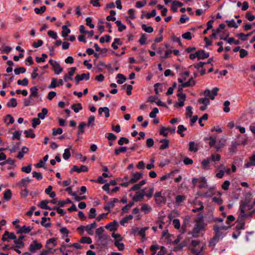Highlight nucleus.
Returning <instances> with one entry per match:
<instances>
[{"mask_svg": "<svg viewBox=\"0 0 255 255\" xmlns=\"http://www.w3.org/2000/svg\"><path fill=\"white\" fill-rule=\"evenodd\" d=\"M205 227V224L204 222L203 217L202 216H201V217H198L196 220V223L195 225L192 232L193 237L194 238H197L200 231L204 229Z\"/></svg>", "mask_w": 255, "mask_h": 255, "instance_id": "nucleus-1", "label": "nucleus"}, {"mask_svg": "<svg viewBox=\"0 0 255 255\" xmlns=\"http://www.w3.org/2000/svg\"><path fill=\"white\" fill-rule=\"evenodd\" d=\"M219 241V240L217 238H215V237H213L212 238L209 243V246L210 247H214L216 244Z\"/></svg>", "mask_w": 255, "mask_h": 255, "instance_id": "nucleus-61", "label": "nucleus"}, {"mask_svg": "<svg viewBox=\"0 0 255 255\" xmlns=\"http://www.w3.org/2000/svg\"><path fill=\"white\" fill-rule=\"evenodd\" d=\"M117 78L118 79L117 82L119 84H122L127 80L126 77L122 74H118L117 75Z\"/></svg>", "mask_w": 255, "mask_h": 255, "instance_id": "nucleus-23", "label": "nucleus"}, {"mask_svg": "<svg viewBox=\"0 0 255 255\" xmlns=\"http://www.w3.org/2000/svg\"><path fill=\"white\" fill-rule=\"evenodd\" d=\"M49 203V200H42L38 203V206L42 209L52 210V208L47 205Z\"/></svg>", "mask_w": 255, "mask_h": 255, "instance_id": "nucleus-13", "label": "nucleus"}, {"mask_svg": "<svg viewBox=\"0 0 255 255\" xmlns=\"http://www.w3.org/2000/svg\"><path fill=\"white\" fill-rule=\"evenodd\" d=\"M219 89L217 87H215L213 89L211 92V94L210 97L211 100H214L215 99V97L217 95L218 92L219 91Z\"/></svg>", "mask_w": 255, "mask_h": 255, "instance_id": "nucleus-52", "label": "nucleus"}, {"mask_svg": "<svg viewBox=\"0 0 255 255\" xmlns=\"http://www.w3.org/2000/svg\"><path fill=\"white\" fill-rule=\"evenodd\" d=\"M225 22L228 24V26L230 27H234L235 28L238 27V25L235 23L234 19L231 20H227L225 21Z\"/></svg>", "mask_w": 255, "mask_h": 255, "instance_id": "nucleus-40", "label": "nucleus"}, {"mask_svg": "<svg viewBox=\"0 0 255 255\" xmlns=\"http://www.w3.org/2000/svg\"><path fill=\"white\" fill-rule=\"evenodd\" d=\"M198 102L203 104L205 106H208L210 104V101L207 97L204 98H200L198 100Z\"/></svg>", "mask_w": 255, "mask_h": 255, "instance_id": "nucleus-54", "label": "nucleus"}, {"mask_svg": "<svg viewBox=\"0 0 255 255\" xmlns=\"http://www.w3.org/2000/svg\"><path fill=\"white\" fill-rule=\"evenodd\" d=\"M41 121L38 118H34L32 120V126L33 128H35L37 126L40 125Z\"/></svg>", "mask_w": 255, "mask_h": 255, "instance_id": "nucleus-64", "label": "nucleus"}, {"mask_svg": "<svg viewBox=\"0 0 255 255\" xmlns=\"http://www.w3.org/2000/svg\"><path fill=\"white\" fill-rule=\"evenodd\" d=\"M86 126V124L84 122H81L78 126V131L77 132V135L82 134L84 132V129Z\"/></svg>", "mask_w": 255, "mask_h": 255, "instance_id": "nucleus-20", "label": "nucleus"}, {"mask_svg": "<svg viewBox=\"0 0 255 255\" xmlns=\"http://www.w3.org/2000/svg\"><path fill=\"white\" fill-rule=\"evenodd\" d=\"M50 220V218L49 217H47V218L45 217H42L41 219V225L42 226L45 227V228L50 227L51 225V224L50 223H46V222L47 221V220Z\"/></svg>", "mask_w": 255, "mask_h": 255, "instance_id": "nucleus-27", "label": "nucleus"}, {"mask_svg": "<svg viewBox=\"0 0 255 255\" xmlns=\"http://www.w3.org/2000/svg\"><path fill=\"white\" fill-rule=\"evenodd\" d=\"M5 235H7L8 240H13L14 241L16 239V236L13 233H9L8 231H5Z\"/></svg>", "mask_w": 255, "mask_h": 255, "instance_id": "nucleus-57", "label": "nucleus"}, {"mask_svg": "<svg viewBox=\"0 0 255 255\" xmlns=\"http://www.w3.org/2000/svg\"><path fill=\"white\" fill-rule=\"evenodd\" d=\"M246 168H249L251 166H255V154L252 155L250 158V161L245 164Z\"/></svg>", "mask_w": 255, "mask_h": 255, "instance_id": "nucleus-18", "label": "nucleus"}, {"mask_svg": "<svg viewBox=\"0 0 255 255\" xmlns=\"http://www.w3.org/2000/svg\"><path fill=\"white\" fill-rule=\"evenodd\" d=\"M189 150L191 152H196L198 148L195 147V143L194 141H190L189 143Z\"/></svg>", "mask_w": 255, "mask_h": 255, "instance_id": "nucleus-37", "label": "nucleus"}, {"mask_svg": "<svg viewBox=\"0 0 255 255\" xmlns=\"http://www.w3.org/2000/svg\"><path fill=\"white\" fill-rule=\"evenodd\" d=\"M76 76L78 77V79L80 80V81H82L84 79H85V80L87 81L90 79L89 73H83L81 75H77Z\"/></svg>", "mask_w": 255, "mask_h": 255, "instance_id": "nucleus-32", "label": "nucleus"}, {"mask_svg": "<svg viewBox=\"0 0 255 255\" xmlns=\"http://www.w3.org/2000/svg\"><path fill=\"white\" fill-rule=\"evenodd\" d=\"M71 108L75 113H78L80 110L82 109V107L80 103H78L77 105H72L71 106Z\"/></svg>", "mask_w": 255, "mask_h": 255, "instance_id": "nucleus-41", "label": "nucleus"}, {"mask_svg": "<svg viewBox=\"0 0 255 255\" xmlns=\"http://www.w3.org/2000/svg\"><path fill=\"white\" fill-rule=\"evenodd\" d=\"M142 175L143 174L142 173H132V176L129 180V182L131 184L136 182L138 180L142 177Z\"/></svg>", "mask_w": 255, "mask_h": 255, "instance_id": "nucleus-8", "label": "nucleus"}, {"mask_svg": "<svg viewBox=\"0 0 255 255\" xmlns=\"http://www.w3.org/2000/svg\"><path fill=\"white\" fill-rule=\"evenodd\" d=\"M12 196V193L10 189H6L3 193V199L5 201H9Z\"/></svg>", "mask_w": 255, "mask_h": 255, "instance_id": "nucleus-22", "label": "nucleus"}, {"mask_svg": "<svg viewBox=\"0 0 255 255\" xmlns=\"http://www.w3.org/2000/svg\"><path fill=\"white\" fill-rule=\"evenodd\" d=\"M195 83L196 82L193 80V78L191 77L188 82L182 83V86L183 87L193 86L195 85Z\"/></svg>", "mask_w": 255, "mask_h": 255, "instance_id": "nucleus-25", "label": "nucleus"}, {"mask_svg": "<svg viewBox=\"0 0 255 255\" xmlns=\"http://www.w3.org/2000/svg\"><path fill=\"white\" fill-rule=\"evenodd\" d=\"M213 230L215 233L214 237H215V238H217L219 241L222 240L225 236V234L219 230L218 225H215L213 226Z\"/></svg>", "mask_w": 255, "mask_h": 255, "instance_id": "nucleus-5", "label": "nucleus"}, {"mask_svg": "<svg viewBox=\"0 0 255 255\" xmlns=\"http://www.w3.org/2000/svg\"><path fill=\"white\" fill-rule=\"evenodd\" d=\"M48 113V110L45 108H43L41 110V112L38 114L37 116L38 118L39 119L43 120L45 118V116Z\"/></svg>", "mask_w": 255, "mask_h": 255, "instance_id": "nucleus-26", "label": "nucleus"}, {"mask_svg": "<svg viewBox=\"0 0 255 255\" xmlns=\"http://www.w3.org/2000/svg\"><path fill=\"white\" fill-rule=\"evenodd\" d=\"M15 227L16 228H19V230L17 231V234H27L31 231L32 228L30 226L27 227L25 225H24L22 227H20L19 225H17Z\"/></svg>", "mask_w": 255, "mask_h": 255, "instance_id": "nucleus-6", "label": "nucleus"}, {"mask_svg": "<svg viewBox=\"0 0 255 255\" xmlns=\"http://www.w3.org/2000/svg\"><path fill=\"white\" fill-rule=\"evenodd\" d=\"M105 137L111 141L115 140L117 138V136L114 133L111 132L106 133Z\"/></svg>", "mask_w": 255, "mask_h": 255, "instance_id": "nucleus-50", "label": "nucleus"}, {"mask_svg": "<svg viewBox=\"0 0 255 255\" xmlns=\"http://www.w3.org/2000/svg\"><path fill=\"white\" fill-rule=\"evenodd\" d=\"M16 185L20 188L26 187L27 186V183L25 178H23L20 182L17 183Z\"/></svg>", "mask_w": 255, "mask_h": 255, "instance_id": "nucleus-58", "label": "nucleus"}, {"mask_svg": "<svg viewBox=\"0 0 255 255\" xmlns=\"http://www.w3.org/2000/svg\"><path fill=\"white\" fill-rule=\"evenodd\" d=\"M49 63L53 67V70L56 74L59 75L63 71V68L60 66V64L57 62L52 59H50Z\"/></svg>", "mask_w": 255, "mask_h": 255, "instance_id": "nucleus-3", "label": "nucleus"}, {"mask_svg": "<svg viewBox=\"0 0 255 255\" xmlns=\"http://www.w3.org/2000/svg\"><path fill=\"white\" fill-rule=\"evenodd\" d=\"M42 248V245L41 243H38L36 240H34L30 245L29 250L31 253H34L37 251L40 250Z\"/></svg>", "mask_w": 255, "mask_h": 255, "instance_id": "nucleus-4", "label": "nucleus"}, {"mask_svg": "<svg viewBox=\"0 0 255 255\" xmlns=\"http://www.w3.org/2000/svg\"><path fill=\"white\" fill-rule=\"evenodd\" d=\"M71 156V153L70 152V149L69 148H66L64 150V152L63 154V158L65 160L68 159Z\"/></svg>", "mask_w": 255, "mask_h": 255, "instance_id": "nucleus-53", "label": "nucleus"}, {"mask_svg": "<svg viewBox=\"0 0 255 255\" xmlns=\"http://www.w3.org/2000/svg\"><path fill=\"white\" fill-rule=\"evenodd\" d=\"M118 226L117 221H114L113 222H110L106 226V229L109 230L110 231H114L116 230L117 227Z\"/></svg>", "mask_w": 255, "mask_h": 255, "instance_id": "nucleus-14", "label": "nucleus"}, {"mask_svg": "<svg viewBox=\"0 0 255 255\" xmlns=\"http://www.w3.org/2000/svg\"><path fill=\"white\" fill-rule=\"evenodd\" d=\"M38 89L36 86L31 87L30 89V95L29 96V99H31L32 97H36L38 96Z\"/></svg>", "mask_w": 255, "mask_h": 255, "instance_id": "nucleus-17", "label": "nucleus"}, {"mask_svg": "<svg viewBox=\"0 0 255 255\" xmlns=\"http://www.w3.org/2000/svg\"><path fill=\"white\" fill-rule=\"evenodd\" d=\"M118 143L119 145H123L124 143H125V144L128 143L129 140L127 137H122L120 138Z\"/></svg>", "mask_w": 255, "mask_h": 255, "instance_id": "nucleus-49", "label": "nucleus"}, {"mask_svg": "<svg viewBox=\"0 0 255 255\" xmlns=\"http://www.w3.org/2000/svg\"><path fill=\"white\" fill-rule=\"evenodd\" d=\"M70 32V29L68 28L66 25H63L62 26V36L63 37H66Z\"/></svg>", "mask_w": 255, "mask_h": 255, "instance_id": "nucleus-30", "label": "nucleus"}, {"mask_svg": "<svg viewBox=\"0 0 255 255\" xmlns=\"http://www.w3.org/2000/svg\"><path fill=\"white\" fill-rule=\"evenodd\" d=\"M206 182L207 180L205 177H202L200 180V184L198 186L199 188L200 189L205 188L207 186Z\"/></svg>", "mask_w": 255, "mask_h": 255, "instance_id": "nucleus-48", "label": "nucleus"}, {"mask_svg": "<svg viewBox=\"0 0 255 255\" xmlns=\"http://www.w3.org/2000/svg\"><path fill=\"white\" fill-rule=\"evenodd\" d=\"M17 84L18 85H21V86H27V85L28 84V80L27 78H24L22 80H18L17 81Z\"/></svg>", "mask_w": 255, "mask_h": 255, "instance_id": "nucleus-47", "label": "nucleus"}, {"mask_svg": "<svg viewBox=\"0 0 255 255\" xmlns=\"http://www.w3.org/2000/svg\"><path fill=\"white\" fill-rule=\"evenodd\" d=\"M198 59H204L209 57V53L206 52L204 50L201 49L197 51Z\"/></svg>", "mask_w": 255, "mask_h": 255, "instance_id": "nucleus-9", "label": "nucleus"}, {"mask_svg": "<svg viewBox=\"0 0 255 255\" xmlns=\"http://www.w3.org/2000/svg\"><path fill=\"white\" fill-rule=\"evenodd\" d=\"M219 241V240L217 238H215V237H213L212 238L209 243V246L210 247H214L216 244Z\"/></svg>", "mask_w": 255, "mask_h": 255, "instance_id": "nucleus-62", "label": "nucleus"}, {"mask_svg": "<svg viewBox=\"0 0 255 255\" xmlns=\"http://www.w3.org/2000/svg\"><path fill=\"white\" fill-rule=\"evenodd\" d=\"M141 210L146 214L151 211V208L147 204H143L142 205Z\"/></svg>", "mask_w": 255, "mask_h": 255, "instance_id": "nucleus-38", "label": "nucleus"}, {"mask_svg": "<svg viewBox=\"0 0 255 255\" xmlns=\"http://www.w3.org/2000/svg\"><path fill=\"white\" fill-rule=\"evenodd\" d=\"M145 195V193L144 192V190H142L141 192H137L136 195L133 197L132 200L134 202L141 201Z\"/></svg>", "mask_w": 255, "mask_h": 255, "instance_id": "nucleus-11", "label": "nucleus"}, {"mask_svg": "<svg viewBox=\"0 0 255 255\" xmlns=\"http://www.w3.org/2000/svg\"><path fill=\"white\" fill-rule=\"evenodd\" d=\"M29 150V149L26 147V146H23L21 148V150L19 151L16 157L19 159H21L23 157L24 154L26 153Z\"/></svg>", "mask_w": 255, "mask_h": 255, "instance_id": "nucleus-19", "label": "nucleus"}, {"mask_svg": "<svg viewBox=\"0 0 255 255\" xmlns=\"http://www.w3.org/2000/svg\"><path fill=\"white\" fill-rule=\"evenodd\" d=\"M132 219L133 216L131 215H129L128 216L125 217L121 221V224L123 226H124L125 223H127L128 220H132Z\"/></svg>", "mask_w": 255, "mask_h": 255, "instance_id": "nucleus-59", "label": "nucleus"}, {"mask_svg": "<svg viewBox=\"0 0 255 255\" xmlns=\"http://www.w3.org/2000/svg\"><path fill=\"white\" fill-rule=\"evenodd\" d=\"M211 162V159L210 158H207L206 159H204L202 162V166L203 169H207V167H208L209 164Z\"/></svg>", "mask_w": 255, "mask_h": 255, "instance_id": "nucleus-56", "label": "nucleus"}, {"mask_svg": "<svg viewBox=\"0 0 255 255\" xmlns=\"http://www.w3.org/2000/svg\"><path fill=\"white\" fill-rule=\"evenodd\" d=\"M127 148L126 146L120 147L118 149H116L115 150V154L116 155H119L121 152H125L127 151Z\"/></svg>", "mask_w": 255, "mask_h": 255, "instance_id": "nucleus-55", "label": "nucleus"}, {"mask_svg": "<svg viewBox=\"0 0 255 255\" xmlns=\"http://www.w3.org/2000/svg\"><path fill=\"white\" fill-rule=\"evenodd\" d=\"M148 227H145L141 228L139 231H138V235L141 236L142 238H145V231L148 229Z\"/></svg>", "mask_w": 255, "mask_h": 255, "instance_id": "nucleus-44", "label": "nucleus"}, {"mask_svg": "<svg viewBox=\"0 0 255 255\" xmlns=\"http://www.w3.org/2000/svg\"><path fill=\"white\" fill-rule=\"evenodd\" d=\"M116 24L117 25V26L118 27V30L120 32H122L123 30H125L126 29V26L124 24H123L121 21L120 20H117L115 22Z\"/></svg>", "mask_w": 255, "mask_h": 255, "instance_id": "nucleus-34", "label": "nucleus"}, {"mask_svg": "<svg viewBox=\"0 0 255 255\" xmlns=\"http://www.w3.org/2000/svg\"><path fill=\"white\" fill-rule=\"evenodd\" d=\"M95 117L94 116H90L88 120V123L86 124V126L93 127L95 124L94 123Z\"/></svg>", "mask_w": 255, "mask_h": 255, "instance_id": "nucleus-28", "label": "nucleus"}, {"mask_svg": "<svg viewBox=\"0 0 255 255\" xmlns=\"http://www.w3.org/2000/svg\"><path fill=\"white\" fill-rule=\"evenodd\" d=\"M63 247L65 248L73 247L77 249H81L82 248V246L78 243H75L72 245L64 244L63 245Z\"/></svg>", "mask_w": 255, "mask_h": 255, "instance_id": "nucleus-42", "label": "nucleus"}, {"mask_svg": "<svg viewBox=\"0 0 255 255\" xmlns=\"http://www.w3.org/2000/svg\"><path fill=\"white\" fill-rule=\"evenodd\" d=\"M17 104L16 99L13 98L10 99V101L7 103L6 105L8 107L15 108L16 107Z\"/></svg>", "mask_w": 255, "mask_h": 255, "instance_id": "nucleus-39", "label": "nucleus"}, {"mask_svg": "<svg viewBox=\"0 0 255 255\" xmlns=\"http://www.w3.org/2000/svg\"><path fill=\"white\" fill-rule=\"evenodd\" d=\"M14 72L16 75H19L20 73H24L26 72V69L24 67H21L17 68H15L14 70Z\"/></svg>", "mask_w": 255, "mask_h": 255, "instance_id": "nucleus-51", "label": "nucleus"}, {"mask_svg": "<svg viewBox=\"0 0 255 255\" xmlns=\"http://www.w3.org/2000/svg\"><path fill=\"white\" fill-rule=\"evenodd\" d=\"M187 130V128H185L183 125H179L178 127V130L177 132L180 135L181 137H183L184 136V134L183 133V131Z\"/></svg>", "mask_w": 255, "mask_h": 255, "instance_id": "nucleus-35", "label": "nucleus"}, {"mask_svg": "<svg viewBox=\"0 0 255 255\" xmlns=\"http://www.w3.org/2000/svg\"><path fill=\"white\" fill-rule=\"evenodd\" d=\"M47 57L48 56L47 54L43 53L42 54V57H36L35 60L37 63L44 62L45 61V58Z\"/></svg>", "mask_w": 255, "mask_h": 255, "instance_id": "nucleus-45", "label": "nucleus"}, {"mask_svg": "<svg viewBox=\"0 0 255 255\" xmlns=\"http://www.w3.org/2000/svg\"><path fill=\"white\" fill-rule=\"evenodd\" d=\"M237 222H238V224L236 226V229L238 230H242L244 229V226L245 225V221L242 220H238L237 219Z\"/></svg>", "mask_w": 255, "mask_h": 255, "instance_id": "nucleus-31", "label": "nucleus"}, {"mask_svg": "<svg viewBox=\"0 0 255 255\" xmlns=\"http://www.w3.org/2000/svg\"><path fill=\"white\" fill-rule=\"evenodd\" d=\"M252 198L251 194L249 193L246 195L245 200L242 201L240 203V210L241 212H246V205L250 204Z\"/></svg>", "mask_w": 255, "mask_h": 255, "instance_id": "nucleus-2", "label": "nucleus"}, {"mask_svg": "<svg viewBox=\"0 0 255 255\" xmlns=\"http://www.w3.org/2000/svg\"><path fill=\"white\" fill-rule=\"evenodd\" d=\"M24 236L23 235L20 236L18 238L14 241V243L16 244L15 248H22L24 247V243L22 241L24 239Z\"/></svg>", "mask_w": 255, "mask_h": 255, "instance_id": "nucleus-10", "label": "nucleus"}, {"mask_svg": "<svg viewBox=\"0 0 255 255\" xmlns=\"http://www.w3.org/2000/svg\"><path fill=\"white\" fill-rule=\"evenodd\" d=\"M49 245H52L54 247L56 246L57 245L56 239L55 238H53L49 239L46 242L45 248L49 250H51L52 249V248L51 247L49 246Z\"/></svg>", "mask_w": 255, "mask_h": 255, "instance_id": "nucleus-15", "label": "nucleus"}, {"mask_svg": "<svg viewBox=\"0 0 255 255\" xmlns=\"http://www.w3.org/2000/svg\"><path fill=\"white\" fill-rule=\"evenodd\" d=\"M46 9V7L44 5L40 7V8L36 7L34 8V11L36 14H42L43 13Z\"/></svg>", "mask_w": 255, "mask_h": 255, "instance_id": "nucleus-36", "label": "nucleus"}, {"mask_svg": "<svg viewBox=\"0 0 255 255\" xmlns=\"http://www.w3.org/2000/svg\"><path fill=\"white\" fill-rule=\"evenodd\" d=\"M24 133L25 134V136L27 138L30 137L31 138H34L35 136V135L33 133V131L32 129L24 130Z\"/></svg>", "mask_w": 255, "mask_h": 255, "instance_id": "nucleus-29", "label": "nucleus"}, {"mask_svg": "<svg viewBox=\"0 0 255 255\" xmlns=\"http://www.w3.org/2000/svg\"><path fill=\"white\" fill-rule=\"evenodd\" d=\"M97 226V223L95 222H94L91 224L85 226V230L87 231L89 235H93V232L92 231V229L96 228Z\"/></svg>", "mask_w": 255, "mask_h": 255, "instance_id": "nucleus-16", "label": "nucleus"}, {"mask_svg": "<svg viewBox=\"0 0 255 255\" xmlns=\"http://www.w3.org/2000/svg\"><path fill=\"white\" fill-rule=\"evenodd\" d=\"M204 139L205 141L209 140V144L211 147L214 146L216 142V137L214 136L206 137Z\"/></svg>", "mask_w": 255, "mask_h": 255, "instance_id": "nucleus-21", "label": "nucleus"}, {"mask_svg": "<svg viewBox=\"0 0 255 255\" xmlns=\"http://www.w3.org/2000/svg\"><path fill=\"white\" fill-rule=\"evenodd\" d=\"M97 215L96 210L95 208H92L90 210L88 217L90 219H94L96 217Z\"/></svg>", "mask_w": 255, "mask_h": 255, "instance_id": "nucleus-46", "label": "nucleus"}, {"mask_svg": "<svg viewBox=\"0 0 255 255\" xmlns=\"http://www.w3.org/2000/svg\"><path fill=\"white\" fill-rule=\"evenodd\" d=\"M142 29L147 33H151L153 31V28L151 26H147L145 24L141 25Z\"/></svg>", "mask_w": 255, "mask_h": 255, "instance_id": "nucleus-43", "label": "nucleus"}, {"mask_svg": "<svg viewBox=\"0 0 255 255\" xmlns=\"http://www.w3.org/2000/svg\"><path fill=\"white\" fill-rule=\"evenodd\" d=\"M88 168L86 165H81L80 168H79L76 165H74L71 169L70 172L71 173H72L73 172L76 171L78 173H80L81 172H86L88 171Z\"/></svg>", "mask_w": 255, "mask_h": 255, "instance_id": "nucleus-7", "label": "nucleus"}, {"mask_svg": "<svg viewBox=\"0 0 255 255\" xmlns=\"http://www.w3.org/2000/svg\"><path fill=\"white\" fill-rule=\"evenodd\" d=\"M115 207L114 203L111 202L107 203L106 205L104 207V209L106 211H110L111 209Z\"/></svg>", "mask_w": 255, "mask_h": 255, "instance_id": "nucleus-60", "label": "nucleus"}, {"mask_svg": "<svg viewBox=\"0 0 255 255\" xmlns=\"http://www.w3.org/2000/svg\"><path fill=\"white\" fill-rule=\"evenodd\" d=\"M246 212H241L239 216L238 220H245V219L253 217L254 216L253 210L252 212L246 213Z\"/></svg>", "mask_w": 255, "mask_h": 255, "instance_id": "nucleus-12", "label": "nucleus"}, {"mask_svg": "<svg viewBox=\"0 0 255 255\" xmlns=\"http://www.w3.org/2000/svg\"><path fill=\"white\" fill-rule=\"evenodd\" d=\"M160 142L162 143L159 148L160 149H166L169 147V140L168 139H162L160 140Z\"/></svg>", "mask_w": 255, "mask_h": 255, "instance_id": "nucleus-24", "label": "nucleus"}, {"mask_svg": "<svg viewBox=\"0 0 255 255\" xmlns=\"http://www.w3.org/2000/svg\"><path fill=\"white\" fill-rule=\"evenodd\" d=\"M79 242L82 244H90L92 242V241L90 237H83L79 241Z\"/></svg>", "mask_w": 255, "mask_h": 255, "instance_id": "nucleus-33", "label": "nucleus"}, {"mask_svg": "<svg viewBox=\"0 0 255 255\" xmlns=\"http://www.w3.org/2000/svg\"><path fill=\"white\" fill-rule=\"evenodd\" d=\"M230 105V102L229 101H226L224 103V108L223 110L226 113H228L230 112V109L229 108V106Z\"/></svg>", "mask_w": 255, "mask_h": 255, "instance_id": "nucleus-63", "label": "nucleus"}]
</instances>
